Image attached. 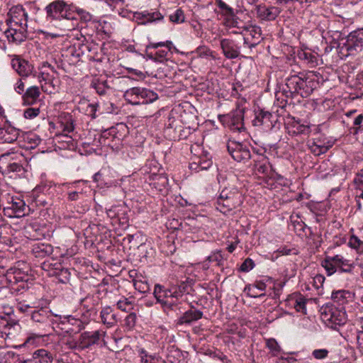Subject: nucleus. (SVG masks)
<instances>
[{"mask_svg":"<svg viewBox=\"0 0 363 363\" xmlns=\"http://www.w3.org/2000/svg\"><path fill=\"white\" fill-rule=\"evenodd\" d=\"M157 359H155L153 356L146 354L145 356L141 357V363H157Z\"/></svg>","mask_w":363,"mask_h":363,"instance_id":"774afa93","label":"nucleus"},{"mask_svg":"<svg viewBox=\"0 0 363 363\" xmlns=\"http://www.w3.org/2000/svg\"><path fill=\"white\" fill-rule=\"evenodd\" d=\"M127 129L128 128L125 124L118 123L116 126L104 130L101 134L104 143L112 147L115 145L116 148H118V145H121L127 133Z\"/></svg>","mask_w":363,"mask_h":363,"instance_id":"6e6552de","label":"nucleus"},{"mask_svg":"<svg viewBox=\"0 0 363 363\" xmlns=\"http://www.w3.org/2000/svg\"><path fill=\"white\" fill-rule=\"evenodd\" d=\"M62 264L58 262H55L54 259H48L43 262L41 264V267L44 271L48 272V275L52 277V273H54V271H57L55 268L61 267Z\"/></svg>","mask_w":363,"mask_h":363,"instance_id":"e433bc0d","label":"nucleus"},{"mask_svg":"<svg viewBox=\"0 0 363 363\" xmlns=\"http://www.w3.org/2000/svg\"><path fill=\"white\" fill-rule=\"evenodd\" d=\"M307 299L302 295H298L294 302V308L298 312H301L303 314H306V303Z\"/></svg>","mask_w":363,"mask_h":363,"instance_id":"4c0bfd02","label":"nucleus"},{"mask_svg":"<svg viewBox=\"0 0 363 363\" xmlns=\"http://www.w3.org/2000/svg\"><path fill=\"white\" fill-rule=\"evenodd\" d=\"M298 57L299 59L304 60L306 63L311 64L313 66L316 64L317 57L311 52L301 50L298 52Z\"/></svg>","mask_w":363,"mask_h":363,"instance_id":"58836bf2","label":"nucleus"},{"mask_svg":"<svg viewBox=\"0 0 363 363\" xmlns=\"http://www.w3.org/2000/svg\"><path fill=\"white\" fill-rule=\"evenodd\" d=\"M220 9L222 10V14L226 17V19L231 16H234V9L227 4H225Z\"/></svg>","mask_w":363,"mask_h":363,"instance_id":"bf43d9fd","label":"nucleus"},{"mask_svg":"<svg viewBox=\"0 0 363 363\" xmlns=\"http://www.w3.org/2000/svg\"><path fill=\"white\" fill-rule=\"evenodd\" d=\"M8 15L10 16V23L13 25L5 30L6 37L9 42L21 43L26 37L28 13L22 5H16L10 9Z\"/></svg>","mask_w":363,"mask_h":363,"instance_id":"f03ea898","label":"nucleus"},{"mask_svg":"<svg viewBox=\"0 0 363 363\" xmlns=\"http://www.w3.org/2000/svg\"><path fill=\"white\" fill-rule=\"evenodd\" d=\"M22 160H24L23 155H20L18 158L11 153L3 154L0 156V169L4 174L15 173L18 176H23L26 170Z\"/></svg>","mask_w":363,"mask_h":363,"instance_id":"39448f33","label":"nucleus"},{"mask_svg":"<svg viewBox=\"0 0 363 363\" xmlns=\"http://www.w3.org/2000/svg\"><path fill=\"white\" fill-rule=\"evenodd\" d=\"M228 151L237 162H245L251 157L250 151L246 145L235 141H229L227 145Z\"/></svg>","mask_w":363,"mask_h":363,"instance_id":"f8f14e48","label":"nucleus"},{"mask_svg":"<svg viewBox=\"0 0 363 363\" xmlns=\"http://www.w3.org/2000/svg\"><path fill=\"white\" fill-rule=\"evenodd\" d=\"M12 67L21 77H27L32 74L33 66L28 61L16 57L11 60Z\"/></svg>","mask_w":363,"mask_h":363,"instance_id":"6ab92c4d","label":"nucleus"},{"mask_svg":"<svg viewBox=\"0 0 363 363\" xmlns=\"http://www.w3.org/2000/svg\"><path fill=\"white\" fill-rule=\"evenodd\" d=\"M349 245L359 253L363 252V241L357 236L352 235L349 240Z\"/></svg>","mask_w":363,"mask_h":363,"instance_id":"a19ab883","label":"nucleus"},{"mask_svg":"<svg viewBox=\"0 0 363 363\" xmlns=\"http://www.w3.org/2000/svg\"><path fill=\"white\" fill-rule=\"evenodd\" d=\"M199 160H200V167L201 168L202 170H206L209 169L212 165V162L209 159L199 157Z\"/></svg>","mask_w":363,"mask_h":363,"instance_id":"69168bd1","label":"nucleus"},{"mask_svg":"<svg viewBox=\"0 0 363 363\" xmlns=\"http://www.w3.org/2000/svg\"><path fill=\"white\" fill-rule=\"evenodd\" d=\"M5 357L7 359H16L18 363H33V362H32L30 358H28L26 359H21L20 358L19 354H18L16 352H12V351L7 352L5 354Z\"/></svg>","mask_w":363,"mask_h":363,"instance_id":"8fccbe9b","label":"nucleus"},{"mask_svg":"<svg viewBox=\"0 0 363 363\" xmlns=\"http://www.w3.org/2000/svg\"><path fill=\"white\" fill-rule=\"evenodd\" d=\"M168 51L165 50H159L155 52L157 62H162L167 59Z\"/></svg>","mask_w":363,"mask_h":363,"instance_id":"0e129e2a","label":"nucleus"},{"mask_svg":"<svg viewBox=\"0 0 363 363\" xmlns=\"http://www.w3.org/2000/svg\"><path fill=\"white\" fill-rule=\"evenodd\" d=\"M140 87L135 86L127 89L123 94V97L127 103L132 105H140L141 102L140 101Z\"/></svg>","mask_w":363,"mask_h":363,"instance_id":"c85d7f7f","label":"nucleus"},{"mask_svg":"<svg viewBox=\"0 0 363 363\" xmlns=\"http://www.w3.org/2000/svg\"><path fill=\"white\" fill-rule=\"evenodd\" d=\"M292 251H294L293 254H297V252L294 249L287 248L286 246L281 247L277 250L276 253L278 254L277 257L279 255H289L291 254Z\"/></svg>","mask_w":363,"mask_h":363,"instance_id":"e2e57ef3","label":"nucleus"},{"mask_svg":"<svg viewBox=\"0 0 363 363\" xmlns=\"http://www.w3.org/2000/svg\"><path fill=\"white\" fill-rule=\"evenodd\" d=\"M185 17L184 12L182 9H177L172 14L169 16V20L176 23H182L184 21Z\"/></svg>","mask_w":363,"mask_h":363,"instance_id":"c03bdc74","label":"nucleus"},{"mask_svg":"<svg viewBox=\"0 0 363 363\" xmlns=\"http://www.w3.org/2000/svg\"><path fill=\"white\" fill-rule=\"evenodd\" d=\"M187 285L185 284H182L179 286H172V290H174V297L176 299H178L179 298L182 297L186 291Z\"/></svg>","mask_w":363,"mask_h":363,"instance_id":"3c124183","label":"nucleus"},{"mask_svg":"<svg viewBox=\"0 0 363 363\" xmlns=\"http://www.w3.org/2000/svg\"><path fill=\"white\" fill-rule=\"evenodd\" d=\"M332 260L334 261L336 268L339 267L340 270L342 272H351L352 265L350 264L349 260L345 259L342 255H337L332 257Z\"/></svg>","mask_w":363,"mask_h":363,"instance_id":"473e14b6","label":"nucleus"},{"mask_svg":"<svg viewBox=\"0 0 363 363\" xmlns=\"http://www.w3.org/2000/svg\"><path fill=\"white\" fill-rule=\"evenodd\" d=\"M350 297V293L348 291L340 290L332 294V299L338 305H343L347 302V298Z\"/></svg>","mask_w":363,"mask_h":363,"instance_id":"f704fd0d","label":"nucleus"},{"mask_svg":"<svg viewBox=\"0 0 363 363\" xmlns=\"http://www.w3.org/2000/svg\"><path fill=\"white\" fill-rule=\"evenodd\" d=\"M116 306L118 309L125 312H128L133 308V303L127 298L119 300Z\"/></svg>","mask_w":363,"mask_h":363,"instance_id":"79ce46f5","label":"nucleus"},{"mask_svg":"<svg viewBox=\"0 0 363 363\" xmlns=\"http://www.w3.org/2000/svg\"><path fill=\"white\" fill-rule=\"evenodd\" d=\"M137 316L135 313H130L126 316L124 320V325L128 329L130 330L134 328L136 323Z\"/></svg>","mask_w":363,"mask_h":363,"instance_id":"09e8293b","label":"nucleus"},{"mask_svg":"<svg viewBox=\"0 0 363 363\" xmlns=\"http://www.w3.org/2000/svg\"><path fill=\"white\" fill-rule=\"evenodd\" d=\"M30 359L33 363H52L53 357L49 351L39 349L33 353Z\"/></svg>","mask_w":363,"mask_h":363,"instance_id":"cd10ccee","label":"nucleus"},{"mask_svg":"<svg viewBox=\"0 0 363 363\" xmlns=\"http://www.w3.org/2000/svg\"><path fill=\"white\" fill-rule=\"evenodd\" d=\"M255 118L252 124L255 126H263L266 129H271L274 127V115L269 111L263 109L255 111Z\"/></svg>","mask_w":363,"mask_h":363,"instance_id":"f3484780","label":"nucleus"},{"mask_svg":"<svg viewBox=\"0 0 363 363\" xmlns=\"http://www.w3.org/2000/svg\"><path fill=\"white\" fill-rule=\"evenodd\" d=\"M100 338V333L99 330L86 331L81 334L79 337V347L81 349L89 348L96 344Z\"/></svg>","mask_w":363,"mask_h":363,"instance_id":"aec40b11","label":"nucleus"},{"mask_svg":"<svg viewBox=\"0 0 363 363\" xmlns=\"http://www.w3.org/2000/svg\"><path fill=\"white\" fill-rule=\"evenodd\" d=\"M321 265L328 276L333 274L336 272V267L334 261L332 260V257H327L323 261H322Z\"/></svg>","mask_w":363,"mask_h":363,"instance_id":"ea45409f","label":"nucleus"},{"mask_svg":"<svg viewBox=\"0 0 363 363\" xmlns=\"http://www.w3.org/2000/svg\"><path fill=\"white\" fill-rule=\"evenodd\" d=\"M57 271H54V273H52V277H56L59 281L62 283H67L69 281L70 278V272L66 268H64L62 266L60 268H55Z\"/></svg>","mask_w":363,"mask_h":363,"instance_id":"c9c22d12","label":"nucleus"},{"mask_svg":"<svg viewBox=\"0 0 363 363\" xmlns=\"http://www.w3.org/2000/svg\"><path fill=\"white\" fill-rule=\"evenodd\" d=\"M286 284V281H276L274 283V289L275 291V295L279 296L280 291L282 290Z\"/></svg>","mask_w":363,"mask_h":363,"instance_id":"338daca9","label":"nucleus"},{"mask_svg":"<svg viewBox=\"0 0 363 363\" xmlns=\"http://www.w3.org/2000/svg\"><path fill=\"white\" fill-rule=\"evenodd\" d=\"M133 18L138 24L145 25L160 21L163 18L162 15L159 12L149 13L147 11L135 12Z\"/></svg>","mask_w":363,"mask_h":363,"instance_id":"4be33fe9","label":"nucleus"},{"mask_svg":"<svg viewBox=\"0 0 363 363\" xmlns=\"http://www.w3.org/2000/svg\"><path fill=\"white\" fill-rule=\"evenodd\" d=\"M322 316L325 321L331 323L330 327L333 329L343 325L347 321L346 313L337 308H325Z\"/></svg>","mask_w":363,"mask_h":363,"instance_id":"9b49d317","label":"nucleus"},{"mask_svg":"<svg viewBox=\"0 0 363 363\" xmlns=\"http://www.w3.org/2000/svg\"><path fill=\"white\" fill-rule=\"evenodd\" d=\"M363 122V114L358 115L354 120L353 124V130L354 134H357L359 131L361 130L360 125Z\"/></svg>","mask_w":363,"mask_h":363,"instance_id":"13d9d810","label":"nucleus"},{"mask_svg":"<svg viewBox=\"0 0 363 363\" xmlns=\"http://www.w3.org/2000/svg\"><path fill=\"white\" fill-rule=\"evenodd\" d=\"M45 11L48 21L67 20L70 21L63 30H74L78 26L77 18L72 10V6L64 0H55L45 6Z\"/></svg>","mask_w":363,"mask_h":363,"instance_id":"7ed1b4c3","label":"nucleus"},{"mask_svg":"<svg viewBox=\"0 0 363 363\" xmlns=\"http://www.w3.org/2000/svg\"><path fill=\"white\" fill-rule=\"evenodd\" d=\"M25 232L28 238L32 240H41L45 238V228L38 223H30L25 228Z\"/></svg>","mask_w":363,"mask_h":363,"instance_id":"393cba45","label":"nucleus"},{"mask_svg":"<svg viewBox=\"0 0 363 363\" xmlns=\"http://www.w3.org/2000/svg\"><path fill=\"white\" fill-rule=\"evenodd\" d=\"M154 296L157 301L162 305L164 311H176L179 307V303L176 301L165 299L164 287L160 284H156L154 289Z\"/></svg>","mask_w":363,"mask_h":363,"instance_id":"4468645a","label":"nucleus"},{"mask_svg":"<svg viewBox=\"0 0 363 363\" xmlns=\"http://www.w3.org/2000/svg\"><path fill=\"white\" fill-rule=\"evenodd\" d=\"M220 47L224 56L228 59H235L240 55V47L233 40H221Z\"/></svg>","mask_w":363,"mask_h":363,"instance_id":"a211bd4d","label":"nucleus"},{"mask_svg":"<svg viewBox=\"0 0 363 363\" xmlns=\"http://www.w3.org/2000/svg\"><path fill=\"white\" fill-rule=\"evenodd\" d=\"M328 354V350L326 349L314 350L312 355L317 359H322L325 358Z\"/></svg>","mask_w":363,"mask_h":363,"instance_id":"4d7b16f0","label":"nucleus"},{"mask_svg":"<svg viewBox=\"0 0 363 363\" xmlns=\"http://www.w3.org/2000/svg\"><path fill=\"white\" fill-rule=\"evenodd\" d=\"M6 279L11 284L21 283L20 286L22 289L28 287V281L30 279V275L18 268H11L6 272Z\"/></svg>","mask_w":363,"mask_h":363,"instance_id":"dca6fc26","label":"nucleus"},{"mask_svg":"<svg viewBox=\"0 0 363 363\" xmlns=\"http://www.w3.org/2000/svg\"><path fill=\"white\" fill-rule=\"evenodd\" d=\"M363 49V28L351 32L347 37L346 43L342 47L347 51V55H354Z\"/></svg>","mask_w":363,"mask_h":363,"instance_id":"1a4fd4ad","label":"nucleus"},{"mask_svg":"<svg viewBox=\"0 0 363 363\" xmlns=\"http://www.w3.org/2000/svg\"><path fill=\"white\" fill-rule=\"evenodd\" d=\"M35 309L30 312L33 321L41 324H47L50 322L53 323L52 317L62 318L61 315L53 313L48 306H34Z\"/></svg>","mask_w":363,"mask_h":363,"instance_id":"ddd939ff","label":"nucleus"},{"mask_svg":"<svg viewBox=\"0 0 363 363\" xmlns=\"http://www.w3.org/2000/svg\"><path fill=\"white\" fill-rule=\"evenodd\" d=\"M100 316L101 322L107 327H111L116 323V315L111 307L104 308L100 313Z\"/></svg>","mask_w":363,"mask_h":363,"instance_id":"7c9ffc66","label":"nucleus"},{"mask_svg":"<svg viewBox=\"0 0 363 363\" xmlns=\"http://www.w3.org/2000/svg\"><path fill=\"white\" fill-rule=\"evenodd\" d=\"M325 277L322 274H316L313 279V286L318 289L321 288L325 281Z\"/></svg>","mask_w":363,"mask_h":363,"instance_id":"6e6d98bb","label":"nucleus"},{"mask_svg":"<svg viewBox=\"0 0 363 363\" xmlns=\"http://www.w3.org/2000/svg\"><path fill=\"white\" fill-rule=\"evenodd\" d=\"M308 146L311 152L318 156L325 153L333 146V143L329 141L325 143L319 138H314L312 142H309Z\"/></svg>","mask_w":363,"mask_h":363,"instance_id":"b1692460","label":"nucleus"},{"mask_svg":"<svg viewBox=\"0 0 363 363\" xmlns=\"http://www.w3.org/2000/svg\"><path fill=\"white\" fill-rule=\"evenodd\" d=\"M244 31L249 33L250 38L244 35L243 45L250 49L255 48L263 40L262 28L255 24H252L251 21H248Z\"/></svg>","mask_w":363,"mask_h":363,"instance_id":"9d476101","label":"nucleus"},{"mask_svg":"<svg viewBox=\"0 0 363 363\" xmlns=\"http://www.w3.org/2000/svg\"><path fill=\"white\" fill-rule=\"evenodd\" d=\"M203 316V312L195 308L194 307H191V309L184 312L182 315H181L178 320V325H189L193 322L197 321L201 319Z\"/></svg>","mask_w":363,"mask_h":363,"instance_id":"5701e85b","label":"nucleus"},{"mask_svg":"<svg viewBox=\"0 0 363 363\" xmlns=\"http://www.w3.org/2000/svg\"><path fill=\"white\" fill-rule=\"evenodd\" d=\"M134 286L136 290L143 294L150 290V285L147 281L135 279L134 280Z\"/></svg>","mask_w":363,"mask_h":363,"instance_id":"37998d69","label":"nucleus"},{"mask_svg":"<svg viewBox=\"0 0 363 363\" xmlns=\"http://www.w3.org/2000/svg\"><path fill=\"white\" fill-rule=\"evenodd\" d=\"M75 12L78 14L82 22L87 23L92 20V15L83 9L76 8Z\"/></svg>","mask_w":363,"mask_h":363,"instance_id":"de8ad7c7","label":"nucleus"},{"mask_svg":"<svg viewBox=\"0 0 363 363\" xmlns=\"http://www.w3.org/2000/svg\"><path fill=\"white\" fill-rule=\"evenodd\" d=\"M227 24L230 27L236 28L239 30L238 31H236L235 33L244 35L243 32L247 26V22L245 23L242 21L235 14H234V16L227 18Z\"/></svg>","mask_w":363,"mask_h":363,"instance_id":"72a5a7b5","label":"nucleus"},{"mask_svg":"<svg viewBox=\"0 0 363 363\" xmlns=\"http://www.w3.org/2000/svg\"><path fill=\"white\" fill-rule=\"evenodd\" d=\"M93 87L95 89L96 91L101 96L105 95L106 94L107 89H108V86H107V82L106 81H98L93 84Z\"/></svg>","mask_w":363,"mask_h":363,"instance_id":"a18cd8bd","label":"nucleus"},{"mask_svg":"<svg viewBox=\"0 0 363 363\" xmlns=\"http://www.w3.org/2000/svg\"><path fill=\"white\" fill-rule=\"evenodd\" d=\"M53 247L48 243L38 242L32 246V253L35 257L44 258L52 255Z\"/></svg>","mask_w":363,"mask_h":363,"instance_id":"bb28decb","label":"nucleus"},{"mask_svg":"<svg viewBox=\"0 0 363 363\" xmlns=\"http://www.w3.org/2000/svg\"><path fill=\"white\" fill-rule=\"evenodd\" d=\"M40 113L39 108H28L24 111L23 116L27 119H33L37 117Z\"/></svg>","mask_w":363,"mask_h":363,"instance_id":"603ef678","label":"nucleus"},{"mask_svg":"<svg viewBox=\"0 0 363 363\" xmlns=\"http://www.w3.org/2000/svg\"><path fill=\"white\" fill-rule=\"evenodd\" d=\"M62 318L67 320V323L69 324L76 325L77 327L78 331H80L84 328L83 323L80 320L74 318L72 315H62L60 319Z\"/></svg>","mask_w":363,"mask_h":363,"instance_id":"49530a36","label":"nucleus"},{"mask_svg":"<svg viewBox=\"0 0 363 363\" xmlns=\"http://www.w3.org/2000/svg\"><path fill=\"white\" fill-rule=\"evenodd\" d=\"M157 99L158 95L156 92L147 88L140 87V101L141 104L152 103Z\"/></svg>","mask_w":363,"mask_h":363,"instance_id":"2f4dec72","label":"nucleus"},{"mask_svg":"<svg viewBox=\"0 0 363 363\" xmlns=\"http://www.w3.org/2000/svg\"><path fill=\"white\" fill-rule=\"evenodd\" d=\"M316 82L304 72L291 74L285 79L283 94L286 98L308 97L315 89Z\"/></svg>","mask_w":363,"mask_h":363,"instance_id":"f257e3e1","label":"nucleus"},{"mask_svg":"<svg viewBox=\"0 0 363 363\" xmlns=\"http://www.w3.org/2000/svg\"><path fill=\"white\" fill-rule=\"evenodd\" d=\"M245 109L237 104L235 110L228 114L218 116L220 122L225 127L234 132H242L245 130L244 125Z\"/></svg>","mask_w":363,"mask_h":363,"instance_id":"423d86ee","label":"nucleus"},{"mask_svg":"<svg viewBox=\"0 0 363 363\" xmlns=\"http://www.w3.org/2000/svg\"><path fill=\"white\" fill-rule=\"evenodd\" d=\"M19 135V130L10 125H5L0 128V143H13Z\"/></svg>","mask_w":363,"mask_h":363,"instance_id":"412c9836","label":"nucleus"},{"mask_svg":"<svg viewBox=\"0 0 363 363\" xmlns=\"http://www.w3.org/2000/svg\"><path fill=\"white\" fill-rule=\"evenodd\" d=\"M257 18L264 21H272L280 14L281 9L277 6H267L259 4L255 8Z\"/></svg>","mask_w":363,"mask_h":363,"instance_id":"2eb2a0df","label":"nucleus"},{"mask_svg":"<svg viewBox=\"0 0 363 363\" xmlns=\"http://www.w3.org/2000/svg\"><path fill=\"white\" fill-rule=\"evenodd\" d=\"M40 95V91L38 86H31L28 87L22 96L23 104L24 105H33L36 103Z\"/></svg>","mask_w":363,"mask_h":363,"instance_id":"a878e982","label":"nucleus"},{"mask_svg":"<svg viewBox=\"0 0 363 363\" xmlns=\"http://www.w3.org/2000/svg\"><path fill=\"white\" fill-rule=\"evenodd\" d=\"M207 260L209 262H216L217 265H220L223 260V256L220 252H215L207 257Z\"/></svg>","mask_w":363,"mask_h":363,"instance_id":"864d4df0","label":"nucleus"},{"mask_svg":"<svg viewBox=\"0 0 363 363\" xmlns=\"http://www.w3.org/2000/svg\"><path fill=\"white\" fill-rule=\"evenodd\" d=\"M30 208L18 196H9L3 208L4 216L9 218H22L30 214Z\"/></svg>","mask_w":363,"mask_h":363,"instance_id":"0eeeda50","label":"nucleus"},{"mask_svg":"<svg viewBox=\"0 0 363 363\" xmlns=\"http://www.w3.org/2000/svg\"><path fill=\"white\" fill-rule=\"evenodd\" d=\"M255 267L254 262L250 259H246L240 266V270L244 272L250 271Z\"/></svg>","mask_w":363,"mask_h":363,"instance_id":"5fc2aeb1","label":"nucleus"},{"mask_svg":"<svg viewBox=\"0 0 363 363\" xmlns=\"http://www.w3.org/2000/svg\"><path fill=\"white\" fill-rule=\"evenodd\" d=\"M254 169L258 174L271 177L272 166L266 157H262L260 160L255 161Z\"/></svg>","mask_w":363,"mask_h":363,"instance_id":"c756f323","label":"nucleus"},{"mask_svg":"<svg viewBox=\"0 0 363 363\" xmlns=\"http://www.w3.org/2000/svg\"><path fill=\"white\" fill-rule=\"evenodd\" d=\"M240 193L236 190L224 189L220 193L216 202V208L223 214H227L242 203Z\"/></svg>","mask_w":363,"mask_h":363,"instance_id":"20e7f679","label":"nucleus"},{"mask_svg":"<svg viewBox=\"0 0 363 363\" xmlns=\"http://www.w3.org/2000/svg\"><path fill=\"white\" fill-rule=\"evenodd\" d=\"M26 139L30 144V147L38 145L40 140L38 137L33 134L27 135Z\"/></svg>","mask_w":363,"mask_h":363,"instance_id":"052dcab7","label":"nucleus"},{"mask_svg":"<svg viewBox=\"0 0 363 363\" xmlns=\"http://www.w3.org/2000/svg\"><path fill=\"white\" fill-rule=\"evenodd\" d=\"M199 162L200 160H199V157H195L192 162L189 163V169L195 172L201 171L202 169L200 167L201 164Z\"/></svg>","mask_w":363,"mask_h":363,"instance_id":"680f3d73","label":"nucleus"}]
</instances>
